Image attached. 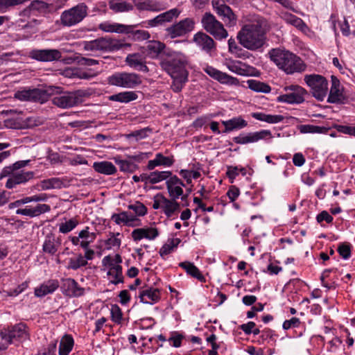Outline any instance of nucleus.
<instances>
[{
  "label": "nucleus",
  "mask_w": 355,
  "mask_h": 355,
  "mask_svg": "<svg viewBox=\"0 0 355 355\" xmlns=\"http://www.w3.org/2000/svg\"><path fill=\"white\" fill-rule=\"evenodd\" d=\"M122 259L119 254L114 257L107 255L102 259V265L107 269V275L110 283L112 284L117 285L124 282L123 269L120 265Z\"/></svg>",
  "instance_id": "39448f33"
},
{
  "label": "nucleus",
  "mask_w": 355,
  "mask_h": 355,
  "mask_svg": "<svg viewBox=\"0 0 355 355\" xmlns=\"http://www.w3.org/2000/svg\"><path fill=\"white\" fill-rule=\"evenodd\" d=\"M184 338V336L178 331H173L171 333V336L168 338L169 342H172V346L174 347H180L182 344V340Z\"/></svg>",
  "instance_id": "338daca9"
},
{
  "label": "nucleus",
  "mask_w": 355,
  "mask_h": 355,
  "mask_svg": "<svg viewBox=\"0 0 355 355\" xmlns=\"http://www.w3.org/2000/svg\"><path fill=\"white\" fill-rule=\"evenodd\" d=\"M272 137V136L270 130H261L247 134H240L239 136L234 137L233 140L236 144L243 145L250 143H256L260 140Z\"/></svg>",
  "instance_id": "dca6fc26"
},
{
  "label": "nucleus",
  "mask_w": 355,
  "mask_h": 355,
  "mask_svg": "<svg viewBox=\"0 0 355 355\" xmlns=\"http://www.w3.org/2000/svg\"><path fill=\"white\" fill-rule=\"evenodd\" d=\"M8 179L6 183L7 189H13L17 184H23L33 178V173L31 171H12V173L8 175Z\"/></svg>",
  "instance_id": "5701e85b"
},
{
  "label": "nucleus",
  "mask_w": 355,
  "mask_h": 355,
  "mask_svg": "<svg viewBox=\"0 0 355 355\" xmlns=\"http://www.w3.org/2000/svg\"><path fill=\"white\" fill-rule=\"evenodd\" d=\"M65 180L60 178H51L41 181L40 187L42 190L59 189L67 186Z\"/></svg>",
  "instance_id": "4c0bfd02"
},
{
  "label": "nucleus",
  "mask_w": 355,
  "mask_h": 355,
  "mask_svg": "<svg viewBox=\"0 0 355 355\" xmlns=\"http://www.w3.org/2000/svg\"><path fill=\"white\" fill-rule=\"evenodd\" d=\"M139 297L141 302L152 304L160 299V291L157 288H146L140 291Z\"/></svg>",
  "instance_id": "473e14b6"
},
{
  "label": "nucleus",
  "mask_w": 355,
  "mask_h": 355,
  "mask_svg": "<svg viewBox=\"0 0 355 355\" xmlns=\"http://www.w3.org/2000/svg\"><path fill=\"white\" fill-rule=\"evenodd\" d=\"M227 68L233 73L240 76H248L250 74L252 67L238 60H230L226 63Z\"/></svg>",
  "instance_id": "72a5a7b5"
},
{
  "label": "nucleus",
  "mask_w": 355,
  "mask_h": 355,
  "mask_svg": "<svg viewBox=\"0 0 355 355\" xmlns=\"http://www.w3.org/2000/svg\"><path fill=\"white\" fill-rule=\"evenodd\" d=\"M62 245L60 236H57L55 234L50 232L47 234L42 245V251L45 254L53 256L56 255Z\"/></svg>",
  "instance_id": "4be33fe9"
},
{
  "label": "nucleus",
  "mask_w": 355,
  "mask_h": 355,
  "mask_svg": "<svg viewBox=\"0 0 355 355\" xmlns=\"http://www.w3.org/2000/svg\"><path fill=\"white\" fill-rule=\"evenodd\" d=\"M347 101V98L343 94V89L340 85L339 80L332 76L331 86L327 98V102L330 103L344 104Z\"/></svg>",
  "instance_id": "a211bd4d"
},
{
  "label": "nucleus",
  "mask_w": 355,
  "mask_h": 355,
  "mask_svg": "<svg viewBox=\"0 0 355 355\" xmlns=\"http://www.w3.org/2000/svg\"><path fill=\"white\" fill-rule=\"evenodd\" d=\"M138 25H126L128 28L127 31L124 32V34L129 35V37L135 41H144L147 40L150 38V33L144 30H137L135 28Z\"/></svg>",
  "instance_id": "58836bf2"
},
{
  "label": "nucleus",
  "mask_w": 355,
  "mask_h": 355,
  "mask_svg": "<svg viewBox=\"0 0 355 355\" xmlns=\"http://www.w3.org/2000/svg\"><path fill=\"white\" fill-rule=\"evenodd\" d=\"M125 24L104 21L98 25V28L107 33H124L128 28Z\"/></svg>",
  "instance_id": "ea45409f"
},
{
  "label": "nucleus",
  "mask_w": 355,
  "mask_h": 355,
  "mask_svg": "<svg viewBox=\"0 0 355 355\" xmlns=\"http://www.w3.org/2000/svg\"><path fill=\"white\" fill-rule=\"evenodd\" d=\"M162 202V209L164 214L168 216L171 217L173 216L174 212L179 209V204L175 200H168L164 197L161 198Z\"/></svg>",
  "instance_id": "8fccbe9b"
},
{
  "label": "nucleus",
  "mask_w": 355,
  "mask_h": 355,
  "mask_svg": "<svg viewBox=\"0 0 355 355\" xmlns=\"http://www.w3.org/2000/svg\"><path fill=\"white\" fill-rule=\"evenodd\" d=\"M179 266L184 269L186 272L201 282H205V277L200 272V270L192 263L189 261L181 262Z\"/></svg>",
  "instance_id": "37998d69"
},
{
  "label": "nucleus",
  "mask_w": 355,
  "mask_h": 355,
  "mask_svg": "<svg viewBox=\"0 0 355 355\" xmlns=\"http://www.w3.org/2000/svg\"><path fill=\"white\" fill-rule=\"evenodd\" d=\"M146 57L142 53H135L128 54L125 62L130 68L142 72H148L149 70L146 64Z\"/></svg>",
  "instance_id": "393cba45"
},
{
  "label": "nucleus",
  "mask_w": 355,
  "mask_h": 355,
  "mask_svg": "<svg viewBox=\"0 0 355 355\" xmlns=\"http://www.w3.org/2000/svg\"><path fill=\"white\" fill-rule=\"evenodd\" d=\"M286 94L277 97V101L288 104H300L305 101L307 92L299 85H291L285 87Z\"/></svg>",
  "instance_id": "ddd939ff"
},
{
  "label": "nucleus",
  "mask_w": 355,
  "mask_h": 355,
  "mask_svg": "<svg viewBox=\"0 0 355 355\" xmlns=\"http://www.w3.org/2000/svg\"><path fill=\"white\" fill-rule=\"evenodd\" d=\"M173 159L171 157L164 156L161 153H157L153 159L148 161L147 164L148 170H153L159 166H171L173 164Z\"/></svg>",
  "instance_id": "c9c22d12"
},
{
  "label": "nucleus",
  "mask_w": 355,
  "mask_h": 355,
  "mask_svg": "<svg viewBox=\"0 0 355 355\" xmlns=\"http://www.w3.org/2000/svg\"><path fill=\"white\" fill-rule=\"evenodd\" d=\"M328 129L323 126L314 125H302L300 127V131L302 133H325Z\"/></svg>",
  "instance_id": "bf43d9fd"
},
{
  "label": "nucleus",
  "mask_w": 355,
  "mask_h": 355,
  "mask_svg": "<svg viewBox=\"0 0 355 355\" xmlns=\"http://www.w3.org/2000/svg\"><path fill=\"white\" fill-rule=\"evenodd\" d=\"M107 83L110 85L133 89L141 84V76L135 73L116 72L107 78Z\"/></svg>",
  "instance_id": "0eeeda50"
},
{
  "label": "nucleus",
  "mask_w": 355,
  "mask_h": 355,
  "mask_svg": "<svg viewBox=\"0 0 355 355\" xmlns=\"http://www.w3.org/2000/svg\"><path fill=\"white\" fill-rule=\"evenodd\" d=\"M112 219L117 224L126 223L134 220V217L129 216L126 212H121L120 214H114Z\"/></svg>",
  "instance_id": "052dcab7"
},
{
  "label": "nucleus",
  "mask_w": 355,
  "mask_h": 355,
  "mask_svg": "<svg viewBox=\"0 0 355 355\" xmlns=\"http://www.w3.org/2000/svg\"><path fill=\"white\" fill-rule=\"evenodd\" d=\"M212 6L218 15L227 26H233L236 24V17L232 9L225 4L224 0H212Z\"/></svg>",
  "instance_id": "2eb2a0df"
},
{
  "label": "nucleus",
  "mask_w": 355,
  "mask_h": 355,
  "mask_svg": "<svg viewBox=\"0 0 355 355\" xmlns=\"http://www.w3.org/2000/svg\"><path fill=\"white\" fill-rule=\"evenodd\" d=\"M180 242L181 240L179 238H173L168 239L167 243L163 245L162 247L159 249V255L162 258H164L166 255H168L172 252L173 250L178 247Z\"/></svg>",
  "instance_id": "09e8293b"
},
{
  "label": "nucleus",
  "mask_w": 355,
  "mask_h": 355,
  "mask_svg": "<svg viewBox=\"0 0 355 355\" xmlns=\"http://www.w3.org/2000/svg\"><path fill=\"white\" fill-rule=\"evenodd\" d=\"M78 223L76 218H72L59 225V232L62 234H67L74 230Z\"/></svg>",
  "instance_id": "4d7b16f0"
},
{
  "label": "nucleus",
  "mask_w": 355,
  "mask_h": 355,
  "mask_svg": "<svg viewBox=\"0 0 355 355\" xmlns=\"http://www.w3.org/2000/svg\"><path fill=\"white\" fill-rule=\"evenodd\" d=\"M130 47V44L109 37H100L83 42V49L90 51H116L123 47Z\"/></svg>",
  "instance_id": "20e7f679"
},
{
  "label": "nucleus",
  "mask_w": 355,
  "mask_h": 355,
  "mask_svg": "<svg viewBox=\"0 0 355 355\" xmlns=\"http://www.w3.org/2000/svg\"><path fill=\"white\" fill-rule=\"evenodd\" d=\"M188 57L180 51H168L160 59V67L171 77L182 76L189 74Z\"/></svg>",
  "instance_id": "7ed1b4c3"
},
{
  "label": "nucleus",
  "mask_w": 355,
  "mask_h": 355,
  "mask_svg": "<svg viewBox=\"0 0 355 355\" xmlns=\"http://www.w3.org/2000/svg\"><path fill=\"white\" fill-rule=\"evenodd\" d=\"M27 327L24 323H19L7 329H3L0 332L1 338L6 342L7 347L15 340L24 341L28 338Z\"/></svg>",
  "instance_id": "9b49d317"
},
{
  "label": "nucleus",
  "mask_w": 355,
  "mask_h": 355,
  "mask_svg": "<svg viewBox=\"0 0 355 355\" xmlns=\"http://www.w3.org/2000/svg\"><path fill=\"white\" fill-rule=\"evenodd\" d=\"M248 87L257 92L269 93L271 90L270 87L262 82L257 80H249L247 81Z\"/></svg>",
  "instance_id": "864d4df0"
},
{
  "label": "nucleus",
  "mask_w": 355,
  "mask_h": 355,
  "mask_svg": "<svg viewBox=\"0 0 355 355\" xmlns=\"http://www.w3.org/2000/svg\"><path fill=\"white\" fill-rule=\"evenodd\" d=\"M201 23L203 28L216 40H223L228 37V33L223 24L216 19L210 12H206L202 17Z\"/></svg>",
  "instance_id": "9d476101"
},
{
  "label": "nucleus",
  "mask_w": 355,
  "mask_h": 355,
  "mask_svg": "<svg viewBox=\"0 0 355 355\" xmlns=\"http://www.w3.org/2000/svg\"><path fill=\"white\" fill-rule=\"evenodd\" d=\"M78 234L81 239L80 246L83 249H86L88 248L89 244L93 243L96 237V233L89 232V227H85L78 233Z\"/></svg>",
  "instance_id": "c03bdc74"
},
{
  "label": "nucleus",
  "mask_w": 355,
  "mask_h": 355,
  "mask_svg": "<svg viewBox=\"0 0 355 355\" xmlns=\"http://www.w3.org/2000/svg\"><path fill=\"white\" fill-rule=\"evenodd\" d=\"M188 76L189 74L182 75V76L178 77H171L173 80L171 85V88L173 92L178 93L182 89L184 84L188 81Z\"/></svg>",
  "instance_id": "13d9d810"
},
{
  "label": "nucleus",
  "mask_w": 355,
  "mask_h": 355,
  "mask_svg": "<svg viewBox=\"0 0 355 355\" xmlns=\"http://www.w3.org/2000/svg\"><path fill=\"white\" fill-rule=\"evenodd\" d=\"M166 188L170 197L176 200L183 195L182 187H184L183 182L176 175H171L166 182Z\"/></svg>",
  "instance_id": "bb28decb"
},
{
  "label": "nucleus",
  "mask_w": 355,
  "mask_h": 355,
  "mask_svg": "<svg viewBox=\"0 0 355 355\" xmlns=\"http://www.w3.org/2000/svg\"><path fill=\"white\" fill-rule=\"evenodd\" d=\"M111 319L116 324H121L123 320V313L120 307L116 305H112L110 310Z\"/></svg>",
  "instance_id": "680f3d73"
},
{
  "label": "nucleus",
  "mask_w": 355,
  "mask_h": 355,
  "mask_svg": "<svg viewBox=\"0 0 355 355\" xmlns=\"http://www.w3.org/2000/svg\"><path fill=\"white\" fill-rule=\"evenodd\" d=\"M59 286L60 284L57 279H49L35 288V295L37 297H44L55 292Z\"/></svg>",
  "instance_id": "7c9ffc66"
},
{
  "label": "nucleus",
  "mask_w": 355,
  "mask_h": 355,
  "mask_svg": "<svg viewBox=\"0 0 355 355\" xmlns=\"http://www.w3.org/2000/svg\"><path fill=\"white\" fill-rule=\"evenodd\" d=\"M222 124L225 126L223 132H229L234 130H240L248 125V122L241 116L233 117L227 121H223Z\"/></svg>",
  "instance_id": "e433bc0d"
},
{
  "label": "nucleus",
  "mask_w": 355,
  "mask_h": 355,
  "mask_svg": "<svg viewBox=\"0 0 355 355\" xmlns=\"http://www.w3.org/2000/svg\"><path fill=\"white\" fill-rule=\"evenodd\" d=\"M193 42L202 51L208 54H211L216 49V44L213 38L202 31H199L193 35Z\"/></svg>",
  "instance_id": "aec40b11"
},
{
  "label": "nucleus",
  "mask_w": 355,
  "mask_h": 355,
  "mask_svg": "<svg viewBox=\"0 0 355 355\" xmlns=\"http://www.w3.org/2000/svg\"><path fill=\"white\" fill-rule=\"evenodd\" d=\"M109 8L114 12H129L133 10V6L125 1H111Z\"/></svg>",
  "instance_id": "49530a36"
},
{
  "label": "nucleus",
  "mask_w": 355,
  "mask_h": 355,
  "mask_svg": "<svg viewBox=\"0 0 355 355\" xmlns=\"http://www.w3.org/2000/svg\"><path fill=\"white\" fill-rule=\"evenodd\" d=\"M172 175L171 171H153L150 173V184H157L163 180H167L169 177Z\"/></svg>",
  "instance_id": "5fc2aeb1"
},
{
  "label": "nucleus",
  "mask_w": 355,
  "mask_h": 355,
  "mask_svg": "<svg viewBox=\"0 0 355 355\" xmlns=\"http://www.w3.org/2000/svg\"><path fill=\"white\" fill-rule=\"evenodd\" d=\"M57 341L54 340L48 344L42 350L39 352V355H54L56 352Z\"/></svg>",
  "instance_id": "774afa93"
},
{
  "label": "nucleus",
  "mask_w": 355,
  "mask_h": 355,
  "mask_svg": "<svg viewBox=\"0 0 355 355\" xmlns=\"http://www.w3.org/2000/svg\"><path fill=\"white\" fill-rule=\"evenodd\" d=\"M138 98L137 94L133 91H125L113 94L109 97V99L112 101H116L123 103H128Z\"/></svg>",
  "instance_id": "a19ab883"
},
{
  "label": "nucleus",
  "mask_w": 355,
  "mask_h": 355,
  "mask_svg": "<svg viewBox=\"0 0 355 355\" xmlns=\"http://www.w3.org/2000/svg\"><path fill=\"white\" fill-rule=\"evenodd\" d=\"M270 60L287 74L300 73L306 69L303 60L294 53L281 49H272L268 52Z\"/></svg>",
  "instance_id": "f03ea898"
},
{
  "label": "nucleus",
  "mask_w": 355,
  "mask_h": 355,
  "mask_svg": "<svg viewBox=\"0 0 355 355\" xmlns=\"http://www.w3.org/2000/svg\"><path fill=\"white\" fill-rule=\"evenodd\" d=\"M73 339L71 336H64L60 343L59 355H68L72 350Z\"/></svg>",
  "instance_id": "de8ad7c7"
},
{
  "label": "nucleus",
  "mask_w": 355,
  "mask_h": 355,
  "mask_svg": "<svg viewBox=\"0 0 355 355\" xmlns=\"http://www.w3.org/2000/svg\"><path fill=\"white\" fill-rule=\"evenodd\" d=\"M159 235V230L153 226L135 229L131 236L134 241H139L143 239L147 240H154Z\"/></svg>",
  "instance_id": "a878e982"
},
{
  "label": "nucleus",
  "mask_w": 355,
  "mask_h": 355,
  "mask_svg": "<svg viewBox=\"0 0 355 355\" xmlns=\"http://www.w3.org/2000/svg\"><path fill=\"white\" fill-rule=\"evenodd\" d=\"M148 132H150V130L148 128H143L139 130H135L128 135H127L128 139H134L136 141L146 138L148 137Z\"/></svg>",
  "instance_id": "69168bd1"
},
{
  "label": "nucleus",
  "mask_w": 355,
  "mask_h": 355,
  "mask_svg": "<svg viewBox=\"0 0 355 355\" xmlns=\"http://www.w3.org/2000/svg\"><path fill=\"white\" fill-rule=\"evenodd\" d=\"M88 8L84 3L63 11L60 17L63 26L71 27L80 23L87 15Z\"/></svg>",
  "instance_id": "423d86ee"
},
{
  "label": "nucleus",
  "mask_w": 355,
  "mask_h": 355,
  "mask_svg": "<svg viewBox=\"0 0 355 355\" xmlns=\"http://www.w3.org/2000/svg\"><path fill=\"white\" fill-rule=\"evenodd\" d=\"M196 22L193 18L187 17L166 28L171 38L182 37L193 31Z\"/></svg>",
  "instance_id": "4468645a"
},
{
  "label": "nucleus",
  "mask_w": 355,
  "mask_h": 355,
  "mask_svg": "<svg viewBox=\"0 0 355 355\" xmlns=\"http://www.w3.org/2000/svg\"><path fill=\"white\" fill-rule=\"evenodd\" d=\"M14 96L19 101L44 103L49 100L50 94L46 89L34 88L17 91Z\"/></svg>",
  "instance_id": "f8f14e48"
},
{
  "label": "nucleus",
  "mask_w": 355,
  "mask_h": 355,
  "mask_svg": "<svg viewBox=\"0 0 355 355\" xmlns=\"http://www.w3.org/2000/svg\"><path fill=\"white\" fill-rule=\"evenodd\" d=\"M128 209L132 210L139 216H143L147 213L146 206L139 201L128 205Z\"/></svg>",
  "instance_id": "0e129e2a"
},
{
  "label": "nucleus",
  "mask_w": 355,
  "mask_h": 355,
  "mask_svg": "<svg viewBox=\"0 0 355 355\" xmlns=\"http://www.w3.org/2000/svg\"><path fill=\"white\" fill-rule=\"evenodd\" d=\"M203 70L207 75L221 84L230 85H236L239 84V80L236 78L222 72L212 66L207 65L203 68Z\"/></svg>",
  "instance_id": "412c9836"
},
{
  "label": "nucleus",
  "mask_w": 355,
  "mask_h": 355,
  "mask_svg": "<svg viewBox=\"0 0 355 355\" xmlns=\"http://www.w3.org/2000/svg\"><path fill=\"white\" fill-rule=\"evenodd\" d=\"M181 13V10L177 8H172L164 12H162L153 19H149L144 22L146 27H156L163 26L166 23L171 22L173 19H177Z\"/></svg>",
  "instance_id": "f3484780"
},
{
  "label": "nucleus",
  "mask_w": 355,
  "mask_h": 355,
  "mask_svg": "<svg viewBox=\"0 0 355 355\" xmlns=\"http://www.w3.org/2000/svg\"><path fill=\"white\" fill-rule=\"evenodd\" d=\"M61 289L65 295L69 297H80L85 293V288L80 287L72 278L62 279Z\"/></svg>",
  "instance_id": "b1692460"
},
{
  "label": "nucleus",
  "mask_w": 355,
  "mask_h": 355,
  "mask_svg": "<svg viewBox=\"0 0 355 355\" xmlns=\"http://www.w3.org/2000/svg\"><path fill=\"white\" fill-rule=\"evenodd\" d=\"M61 53L57 49H33L29 57L40 62H52L61 58Z\"/></svg>",
  "instance_id": "6ab92c4d"
},
{
  "label": "nucleus",
  "mask_w": 355,
  "mask_h": 355,
  "mask_svg": "<svg viewBox=\"0 0 355 355\" xmlns=\"http://www.w3.org/2000/svg\"><path fill=\"white\" fill-rule=\"evenodd\" d=\"M121 234L110 232L109 238L105 241V245L107 249L110 250L114 248H119L121 243Z\"/></svg>",
  "instance_id": "6e6d98bb"
},
{
  "label": "nucleus",
  "mask_w": 355,
  "mask_h": 355,
  "mask_svg": "<svg viewBox=\"0 0 355 355\" xmlns=\"http://www.w3.org/2000/svg\"><path fill=\"white\" fill-rule=\"evenodd\" d=\"M51 207L46 204H37L35 207L26 206L24 209H18L16 214L18 215L26 216L31 218L36 217L42 214L49 212Z\"/></svg>",
  "instance_id": "c756f323"
},
{
  "label": "nucleus",
  "mask_w": 355,
  "mask_h": 355,
  "mask_svg": "<svg viewBox=\"0 0 355 355\" xmlns=\"http://www.w3.org/2000/svg\"><path fill=\"white\" fill-rule=\"evenodd\" d=\"M165 48V44L157 40L149 41L146 46L141 48V53L146 57L151 59H155L159 57L160 53Z\"/></svg>",
  "instance_id": "cd10ccee"
},
{
  "label": "nucleus",
  "mask_w": 355,
  "mask_h": 355,
  "mask_svg": "<svg viewBox=\"0 0 355 355\" xmlns=\"http://www.w3.org/2000/svg\"><path fill=\"white\" fill-rule=\"evenodd\" d=\"M304 80L309 87L313 96L318 101H322L328 92L327 80L319 74L305 75Z\"/></svg>",
  "instance_id": "6e6552de"
},
{
  "label": "nucleus",
  "mask_w": 355,
  "mask_h": 355,
  "mask_svg": "<svg viewBox=\"0 0 355 355\" xmlns=\"http://www.w3.org/2000/svg\"><path fill=\"white\" fill-rule=\"evenodd\" d=\"M88 264L87 261H85V258L83 257L82 254H78L76 257L70 258L69 259L67 269L76 270L81 267L86 266Z\"/></svg>",
  "instance_id": "603ef678"
},
{
  "label": "nucleus",
  "mask_w": 355,
  "mask_h": 355,
  "mask_svg": "<svg viewBox=\"0 0 355 355\" xmlns=\"http://www.w3.org/2000/svg\"><path fill=\"white\" fill-rule=\"evenodd\" d=\"M252 116L259 121L268 123H278L284 120V116L279 114H268L263 112H253Z\"/></svg>",
  "instance_id": "79ce46f5"
},
{
  "label": "nucleus",
  "mask_w": 355,
  "mask_h": 355,
  "mask_svg": "<svg viewBox=\"0 0 355 355\" xmlns=\"http://www.w3.org/2000/svg\"><path fill=\"white\" fill-rule=\"evenodd\" d=\"M132 2L139 11L159 12L164 9L157 0H132Z\"/></svg>",
  "instance_id": "c85d7f7f"
},
{
  "label": "nucleus",
  "mask_w": 355,
  "mask_h": 355,
  "mask_svg": "<svg viewBox=\"0 0 355 355\" xmlns=\"http://www.w3.org/2000/svg\"><path fill=\"white\" fill-rule=\"evenodd\" d=\"M92 167L96 172L105 175H114L117 171L116 166L108 161L95 162Z\"/></svg>",
  "instance_id": "f704fd0d"
},
{
  "label": "nucleus",
  "mask_w": 355,
  "mask_h": 355,
  "mask_svg": "<svg viewBox=\"0 0 355 355\" xmlns=\"http://www.w3.org/2000/svg\"><path fill=\"white\" fill-rule=\"evenodd\" d=\"M28 0H0V13L6 12L10 7L23 3Z\"/></svg>",
  "instance_id": "e2e57ef3"
},
{
  "label": "nucleus",
  "mask_w": 355,
  "mask_h": 355,
  "mask_svg": "<svg viewBox=\"0 0 355 355\" xmlns=\"http://www.w3.org/2000/svg\"><path fill=\"white\" fill-rule=\"evenodd\" d=\"M29 162L30 160H21L16 162L11 166L4 167L0 173V179L1 180L8 176L9 174L12 173V171H17L19 168L25 167Z\"/></svg>",
  "instance_id": "3c124183"
},
{
  "label": "nucleus",
  "mask_w": 355,
  "mask_h": 355,
  "mask_svg": "<svg viewBox=\"0 0 355 355\" xmlns=\"http://www.w3.org/2000/svg\"><path fill=\"white\" fill-rule=\"evenodd\" d=\"M85 96L86 92L80 89L74 92H65L55 96L52 98V102L60 108H70L81 103Z\"/></svg>",
  "instance_id": "1a4fd4ad"
},
{
  "label": "nucleus",
  "mask_w": 355,
  "mask_h": 355,
  "mask_svg": "<svg viewBox=\"0 0 355 355\" xmlns=\"http://www.w3.org/2000/svg\"><path fill=\"white\" fill-rule=\"evenodd\" d=\"M281 17L286 23L295 26L302 33L307 34L310 31L309 28L301 18L288 12H282Z\"/></svg>",
  "instance_id": "2f4dec72"
},
{
  "label": "nucleus",
  "mask_w": 355,
  "mask_h": 355,
  "mask_svg": "<svg viewBox=\"0 0 355 355\" xmlns=\"http://www.w3.org/2000/svg\"><path fill=\"white\" fill-rule=\"evenodd\" d=\"M267 23L261 17L257 16L245 24L237 33L239 44L248 51L261 50L266 42Z\"/></svg>",
  "instance_id": "f257e3e1"
},
{
  "label": "nucleus",
  "mask_w": 355,
  "mask_h": 355,
  "mask_svg": "<svg viewBox=\"0 0 355 355\" xmlns=\"http://www.w3.org/2000/svg\"><path fill=\"white\" fill-rule=\"evenodd\" d=\"M115 163L119 166L120 171L124 173H132L139 168V166L130 159H121L114 158Z\"/></svg>",
  "instance_id": "a18cd8bd"
}]
</instances>
